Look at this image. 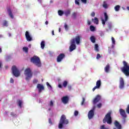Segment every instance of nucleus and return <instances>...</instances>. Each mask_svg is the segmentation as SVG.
<instances>
[{
  "mask_svg": "<svg viewBox=\"0 0 129 129\" xmlns=\"http://www.w3.org/2000/svg\"><path fill=\"white\" fill-rule=\"evenodd\" d=\"M97 107H98V108H100V107H101V106H102V104H101V103H99V104H98L97 105Z\"/></svg>",
  "mask_w": 129,
  "mask_h": 129,
  "instance_id": "obj_43",
  "label": "nucleus"
},
{
  "mask_svg": "<svg viewBox=\"0 0 129 129\" xmlns=\"http://www.w3.org/2000/svg\"><path fill=\"white\" fill-rule=\"evenodd\" d=\"M119 89H123L124 88V80L122 78H119Z\"/></svg>",
  "mask_w": 129,
  "mask_h": 129,
  "instance_id": "obj_11",
  "label": "nucleus"
},
{
  "mask_svg": "<svg viewBox=\"0 0 129 129\" xmlns=\"http://www.w3.org/2000/svg\"><path fill=\"white\" fill-rule=\"evenodd\" d=\"M68 88L69 90H71V88H72L71 85H69L68 86Z\"/></svg>",
  "mask_w": 129,
  "mask_h": 129,
  "instance_id": "obj_52",
  "label": "nucleus"
},
{
  "mask_svg": "<svg viewBox=\"0 0 129 129\" xmlns=\"http://www.w3.org/2000/svg\"><path fill=\"white\" fill-rule=\"evenodd\" d=\"M58 32H59V33H60L61 32V28H59Z\"/></svg>",
  "mask_w": 129,
  "mask_h": 129,
  "instance_id": "obj_58",
  "label": "nucleus"
},
{
  "mask_svg": "<svg viewBox=\"0 0 129 129\" xmlns=\"http://www.w3.org/2000/svg\"><path fill=\"white\" fill-rule=\"evenodd\" d=\"M71 42L74 44H76L77 45H79V44H80V36L78 35L75 38L72 39L71 40Z\"/></svg>",
  "mask_w": 129,
  "mask_h": 129,
  "instance_id": "obj_8",
  "label": "nucleus"
},
{
  "mask_svg": "<svg viewBox=\"0 0 129 129\" xmlns=\"http://www.w3.org/2000/svg\"><path fill=\"white\" fill-rule=\"evenodd\" d=\"M79 1L80 0H75V5H77V6H80V3H79ZM81 2H82V3H83V4H84L85 5H86L87 4V0H81Z\"/></svg>",
  "mask_w": 129,
  "mask_h": 129,
  "instance_id": "obj_19",
  "label": "nucleus"
},
{
  "mask_svg": "<svg viewBox=\"0 0 129 129\" xmlns=\"http://www.w3.org/2000/svg\"><path fill=\"white\" fill-rule=\"evenodd\" d=\"M119 112L121 116H122L123 118H126V113H125V111L122 109H120L119 110Z\"/></svg>",
  "mask_w": 129,
  "mask_h": 129,
  "instance_id": "obj_15",
  "label": "nucleus"
},
{
  "mask_svg": "<svg viewBox=\"0 0 129 129\" xmlns=\"http://www.w3.org/2000/svg\"><path fill=\"white\" fill-rule=\"evenodd\" d=\"M78 113H79L78 111L75 110V112H74V115H75V116H77V115H78Z\"/></svg>",
  "mask_w": 129,
  "mask_h": 129,
  "instance_id": "obj_40",
  "label": "nucleus"
},
{
  "mask_svg": "<svg viewBox=\"0 0 129 129\" xmlns=\"http://www.w3.org/2000/svg\"><path fill=\"white\" fill-rule=\"evenodd\" d=\"M48 107H49L48 108V110L49 111H50V110H51V108H52V107H53V106H54V102H53V101H50L49 102V103H48Z\"/></svg>",
  "mask_w": 129,
  "mask_h": 129,
  "instance_id": "obj_21",
  "label": "nucleus"
},
{
  "mask_svg": "<svg viewBox=\"0 0 129 129\" xmlns=\"http://www.w3.org/2000/svg\"><path fill=\"white\" fill-rule=\"evenodd\" d=\"M32 47V44L28 45V48H31Z\"/></svg>",
  "mask_w": 129,
  "mask_h": 129,
  "instance_id": "obj_57",
  "label": "nucleus"
},
{
  "mask_svg": "<svg viewBox=\"0 0 129 129\" xmlns=\"http://www.w3.org/2000/svg\"><path fill=\"white\" fill-rule=\"evenodd\" d=\"M3 27H8L9 26V22L6 20L3 21Z\"/></svg>",
  "mask_w": 129,
  "mask_h": 129,
  "instance_id": "obj_32",
  "label": "nucleus"
},
{
  "mask_svg": "<svg viewBox=\"0 0 129 129\" xmlns=\"http://www.w3.org/2000/svg\"><path fill=\"white\" fill-rule=\"evenodd\" d=\"M31 61L32 63H34L37 67H41L42 66L40 57H38V56L34 55L31 58Z\"/></svg>",
  "mask_w": 129,
  "mask_h": 129,
  "instance_id": "obj_3",
  "label": "nucleus"
},
{
  "mask_svg": "<svg viewBox=\"0 0 129 129\" xmlns=\"http://www.w3.org/2000/svg\"><path fill=\"white\" fill-rule=\"evenodd\" d=\"M100 129H108V128L105 127L104 125H102V126H101Z\"/></svg>",
  "mask_w": 129,
  "mask_h": 129,
  "instance_id": "obj_46",
  "label": "nucleus"
},
{
  "mask_svg": "<svg viewBox=\"0 0 129 129\" xmlns=\"http://www.w3.org/2000/svg\"><path fill=\"white\" fill-rule=\"evenodd\" d=\"M94 115V108L89 111L88 113V118L89 119H91Z\"/></svg>",
  "mask_w": 129,
  "mask_h": 129,
  "instance_id": "obj_16",
  "label": "nucleus"
},
{
  "mask_svg": "<svg viewBox=\"0 0 129 129\" xmlns=\"http://www.w3.org/2000/svg\"><path fill=\"white\" fill-rule=\"evenodd\" d=\"M92 22L95 24L96 25H98L99 24V21H98V19L96 17H95L94 19H92Z\"/></svg>",
  "mask_w": 129,
  "mask_h": 129,
  "instance_id": "obj_26",
  "label": "nucleus"
},
{
  "mask_svg": "<svg viewBox=\"0 0 129 129\" xmlns=\"http://www.w3.org/2000/svg\"><path fill=\"white\" fill-rule=\"evenodd\" d=\"M73 17L74 18V19H75V18H76V16H77V13L74 12L72 14Z\"/></svg>",
  "mask_w": 129,
  "mask_h": 129,
  "instance_id": "obj_41",
  "label": "nucleus"
},
{
  "mask_svg": "<svg viewBox=\"0 0 129 129\" xmlns=\"http://www.w3.org/2000/svg\"><path fill=\"white\" fill-rule=\"evenodd\" d=\"M61 100L63 104H68L69 103V97L68 96H64L61 98Z\"/></svg>",
  "mask_w": 129,
  "mask_h": 129,
  "instance_id": "obj_9",
  "label": "nucleus"
},
{
  "mask_svg": "<svg viewBox=\"0 0 129 129\" xmlns=\"http://www.w3.org/2000/svg\"><path fill=\"white\" fill-rule=\"evenodd\" d=\"M114 10L115 12H119V10H120V6L116 5L114 8Z\"/></svg>",
  "mask_w": 129,
  "mask_h": 129,
  "instance_id": "obj_31",
  "label": "nucleus"
},
{
  "mask_svg": "<svg viewBox=\"0 0 129 129\" xmlns=\"http://www.w3.org/2000/svg\"><path fill=\"white\" fill-rule=\"evenodd\" d=\"M24 74L26 81H29L33 77V72L30 68H27L25 70Z\"/></svg>",
  "mask_w": 129,
  "mask_h": 129,
  "instance_id": "obj_2",
  "label": "nucleus"
},
{
  "mask_svg": "<svg viewBox=\"0 0 129 129\" xmlns=\"http://www.w3.org/2000/svg\"><path fill=\"white\" fill-rule=\"evenodd\" d=\"M45 41L43 40L41 41V43H40V47L41 49H44V48H45Z\"/></svg>",
  "mask_w": 129,
  "mask_h": 129,
  "instance_id": "obj_33",
  "label": "nucleus"
},
{
  "mask_svg": "<svg viewBox=\"0 0 129 129\" xmlns=\"http://www.w3.org/2000/svg\"><path fill=\"white\" fill-rule=\"evenodd\" d=\"M91 17H95V13L94 12H93L91 14Z\"/></svg>",
  "mask_w": 129,
  "mask_h": 129,
  "instance_id": "obj_48",
  "label": "nucleus"
},
{
  "mask_svg": "<svg viewBox=\"0 0 129 129\" xmlns=\"http://www.w3.org/2000/svg\"><path fill=\"white\" fill-rule=\"evenodd\" d=\"M10 115H11V116H17L16 113L13 112L10 113Z\"/></svg>",
  "mask_w": 129,
  "mask_h": 129,
  "instance_id": "obj_45",
  "label": "nucleus"
},
{
  "mask_svg": "<svg viewBox=\"0 0 129 129\" xmlns=\"http://www.w3.org/2000/svg\"><path fill=\"white\" fill-rule=\"evenodd\" d=\"M67 85H68V81H67V80L63 81L62 82V86L66 88V87H67Z\"/></svg>",
  "mask_w": 129,
  "mask_h": 129,
  "instance_id": "obj_34",
  "label": "nucleus"
},
{
  "mask_svg": "<svg viewBox=\"0 0 129 129\" xmlns=\"http://www.w3.org/2000/svg\"><path fill=\"white\" fill-rule=\"evenodd\" d=\"M48 21H46V22H45V25H48Z\"/></svg>",
  "mask_w": 129,
  "mask_h": 129,
  "instance_id": "obj_59",
  "label": "nucleus"
},
{
  "mask_svg": "<svg viewBox=\"0 0 129 129\" xmlns=\"http://www.w3.org/2000/svg\"><path fill=\"white\" fill-rule=\"evenodd\" d=\"M64 27L66 31H68V30H69V27L67 24H64Z\"/></svg>",
  "mask_w": 129,
  "mask_h": 129,
  "instance_id": "obj_39",
  "label": "nucleus"
},
{
  "mask_svg": "<svg viewBox=\"0 0 129 129\" xmlns=\"http://www.w3.org/2000/svg\"><path fill=\"white\" fill-rule=\"evenodd\" d=\"M68 123H69V120L66 118V116L64 114L62 115L59 120L58 127L59 129H62L64 127V125H66Z\"/></svg>",
  "mask_w": 129,
  "mask_h": 129,
  "instance_id": "obj_1",
  "label": "nucleus"
},
{
  "mask_svg": "<svg viewBox=\"0 0 129 129\" xmlns=\"http://www.w3.org/2000/svg\"><path fill=\"white\" fill-rule=\"evenodd\" d=\"M8 36H9V37H12V34H11V33H9Z\"/></svg>",
  "mask_w": 129,
  "mask_h": 129,
  "instance_id": "obj_54",
  "label": "nucleus"
},
{
  "mask_svg": "<svg viewBox=\"0 0 129 129\" xmlns=\"http://www.w3.org/2000/svg\"><path fill=\"white\" fill-rule=\"evenodd\" d=\"M38 81L37 79H35L34 80H33V83L34 84H37V83H38Z\"/></svg>",
  "mask_w": 129,
  "mask_h": 129,
  "instance_id": "obj_42",
  "label": "nucleus"
},
{
  "mask_svg": "<svg viewBox=\"0 0 129 129\" xmlns=\"http://www.w3.org/2000/svg\"><path fill=\"white\" fill-rule=\"evenodd\" d=\"M103 8L105 9V10H107V9H108V7H109V5H108V1H104L102 4Z\"/></svg>",
  "mask_w": 129,
  "mask_h": 129,
  "instance_id": "obj_20",
  "label": "nucleus"
},
{
  "mask_svg": "<svg viewBox=\"0 0 129 129\" xmlns=\"http://www.w3.org/2000/svg\"><path fill=\"white\" fill-rule=\"evenodd\" d=\"M46 85L47 86V88H48L49 90H52V86L50 85V84H49L48 82H46Z\"/></svg>",
  "mask_w": 129,
  "mask_h": 129,
  "instance_id": "obj_35",
  "label": "nucleus"
},
{
  "mask_svg": "<svg viewBox=\"0 0 129 129\" xmlns=\"http://www.w3.org/2000/svg\"><path fill=\"white\" fill-rule=\"evenodd\" d=\"M22 50L24 53H28L29 52V48L27 46L23 47Z\"/></svg>",
  "mask_w": 129,
  "mask_h": 129,
  "instance_id": "obj_28",
  "label": "nucleus"
},
{
  "mask_svg": "<svg viewBox=\"0 0 129 129\" xmlns=\"http://www.w3.org/2000/svg\"><path fill=\"white\" fill-rule=\"evenodd\" d=\"M126 112L129 114V105H127V108L126 109Z\"/></svg>",
  "mask_w": 129,
  "mask_h": 129,
  "instance_id": "obj_44",
  "label": "nucleus"
},
{
  "mask_svg": "<svg viewBox=\"0 0 129 129\" xmlns=\"http://www.w3.org/2000/svg\"><path fill=\"white\" fill-rule=\"evenodd\" d=\"M85 102V99L84 98H83L82 102L81 103V105H83V104H84Z\"/></svg>",
  "mask_w": 129,
  "mask_h": 129,
  "instance_id": "obj_47",
  "label": "nucleus"
},
{
  "mask_svg": "<svg viewBox=\"0 0 129 129\" xmlns=\"http://www.w3.org/2000/svg\"><path fill=\"white\" fill-rule=\"evenodd\" d=\"M12 73L15 77H19L21 75V72L16 66H13L12 68Z\"/></svg>",
  "mask_w": 129,
  "mask_h": 129,
  "instance_id": "obj_6",
  "label": "nucleus"
},
{
  "mask_svg": "<svg viewBox=\"0 0 129 129\" xmlns=\"http://www.w3.org/2000/svg\"><path fill=\"white\" fill-rule=\"evenodd\" d=\"M25 38L28 42H31V41H32V35H31V34H30L29 31H26L25 32Z\"/></svg>",
  "mask_w": 129,
  "mask_h": 129,
  "instance_id": "obj_13",
  "label": "nucleus"
},
{
  "mask_svg": "<svg viewBox=\"0 0 129 129\" xmlns=\"http://www.w3.org/2000/svg\"><path fill=\"white\" fill-rule=\"evenodd\" d=\"M90 30L91 31V32H94L95 31V27L92 25H91L90 26Z\"/></svg>",
  "mask_w": 129,
  "mask_h": 129,
  "instance_id": "obj_36",
  "label": "nucleus"
},
{
  "mask_svg": "<svg viewBox=\"0 0 129 129\" xmlns=\"http://www.w3.org/2000/svg\"><path fill=\"white\" fill-rule=\"evenodd\" d=\"M96 58H97V59H99V58H100V54L98 53L97 55Z\"/></svg>",
  "mask_w": 129,
  "mask_h": 129,
  "instance_id": "obj_51",
  "label": "nucleus"
},
{
  "mask_svg": "<svg viewBox=\"0 0 129 129\" xmlns=\"http://www.w3.org/2000/svg\"><path fill=\"white\" fill-rule=\"evenodd\" d=\"M101 99V96L100 95H97L93 100V104H96L97 102H99Z\"/></svg>",
  "mask_w": 129,
  "mask_h": 129,
  "instance_id": "obj_12",
  "label": "nucleus"
},
{
  "mask_svg": "<svg viewBox=\"0 0 129 129\" xmlns=\"http://www.w3.org/2000/svg\"><path fill=\"white\" fill-rule=\"evenodd\" d=\"M100 87H101V81L99 80L96 82V86L93 88L92 90L95 91L96 89H100Z\"/></svg>",
  "mask_w": 129,
  "mask_h": 129,
  "instance_id": "obj_10",
  "label": "nucleus"
},
{
  "mask_svg": "<svg viewBox=\"0 0 129 129\" xmlns=\"http://www.w3.org/2000/svg\"><path fill=\"white\" fill-rule=\"evenodd\" d=\"M111 112H109L105 116L103 122L104 123L107 122L108 124L111 123Z\"/></svg>",
  "mask_w": 129,
  "mask_h": 129,
  "instance_id": "obj_5",
  "label": "nucleus"
},
{
  "mask_svg": "<svg viewBox=\"0 0 129 129\" xmlns=\"http://www.w3.org/2000/svg\"><path fill=\"white\" fill-rule=\"evenodd\" d=\"M111 42H112V45L111 48H114V46H115V39L114 38H111Z\"/></svg>",
  "mask_w": 129,
  "mask_h": 129,
  "instance_id": "obj_27",
  "label": "nucleus"
},
{
  "mask_svg": "<svg viewBox=\"0 0 129 129\" xmlns=\"http://www.w3.org/2000/svg\"><path fill=\"white\" fill-rule=\"evenodd\" d=\"M38 3L42 4V0H38Z\"/></svg>",
  "mask_w": 129,
  "mask_h": 129,
  "instance_id": "obj_55",
  "label": "nucleus"
},
{
  "mask_svg": "<svg viewBox=\"0 0 129 129\" xmlns=\"http://www.w3.org/2000/svg\"><path fill=\"white\" fill-rule=\"evenodd\" d=\"M14 79H13V78H11L10 79V83H14Z\"/></svg>",
  "mask_w": 129,
  "mask_h": 129,
  "instance_id": "obj_49",
  "label": "nucleus"
},
{
  "mask_svg": "<svg viewBox=\"0 0 129 129\" xmlns=\"http://www.w3.org/2000/svg\"><path fill=\"white\" fill-rule=\"evenodd\" d=\"M126 9H127V11H129V7H127Z\"/></svg>",
  "mask_w": 129,
  "mask_h": 129,
  "instance_id": "obj_62",
  "label": "nucleus"
},
{
  "mask_svg": "<svg viewBox=\"0 0 129 129\" xmlns=\"http://www.w3.org/2000/svg\"><path fill=\"white\" fill-rule=\"evenodd\" d=\"M64 14L66 17H68L70 14H71V10L70 9H68L66 11H64Z\"/></svg>",
  "mask_w": 129,
  "mask_h": 129,
  "instance_id": "obj_24",
  "label": "nucleus"
},
{
  "mask_svg": "<svg viewBox=\"0 0 129 129\" xmlns=\"http://www.w3.org/2000/svg\"><path fill=\"white\" fill-rule=\"evenodd\" d=\"M2 48H0V53H2Z\"/></svg>",
  "mask_w": 129,
  "mask_h": 129,
  "instance_id": "obj_64",
  "label": "nucleus"
},
{
  "mask_svg": "<svg viewBox=\"0 0 129 129\" xmlns=\"http://www.w3.org/2000/svg\"><path fill=\"white\" fill-rule=\"evenodd\" d=\"M23 101L22 100H19L18 101V104L20 108H22L23 107Z\"/></svg>",
  "mask_w": 129,
  "mask_h": 129,
  "instance_id": "obj_30",
  "label": "nucleus"
},
{
  "mask_svg": "<svg viewBox=\"0 0 129 129\" xmlns=\"http://www.w3.org/2000/svg\"><path fill=\"white\" fill-rule=\"evenodd\" d=\"M58 14L59 16H63V14H64V12H63L62 11L59 10L58 11Z\"/></svg>",
  "mask_w": 129,
  "mask_h": 129,
  "instance_id": "obj_38",
  "label": "nucleus"
},
{
  "mask_svg": "<svg viewBox=\"0 0 129 129\" xmlns=\"http://www.w3.org/2000/svg\"><path fill=\"white\" fill-rule=\"evenodd\" d=\"M71 45L70 46V52H72L73 51H74L76 49V44L75 43H73L70 41Z\"/></svg>",
  "mask_w": 129,
  "mask_h": 129,
  "instance_id": "obj_18",
  "label": "nucleus"
},
{
  "mask_svg": "<svg viewBox=\"0 0 129 129\" xmlns=\"http://www.w3.org/2000/svg\"><path fill=\"white\" fill-rule=\"evenodd\" d=\"M8 15L12 19H14L15 17H14V15H13V13L12 12V10L11 9H8Z\"/></svg>",
  "mask_w": 129,
  "mask_h": 129,
  "instance_id": "obj_25",
  "label": "nucleus"
},
{
  "mask_svg": "<svg viewBox=\"0 0 129 129\" xmlns=\"http://www.w3.org/2000/svg\"><path fill=\"white\" fill-rule=\"evenodd\" d=\"M52 36H54V30L52 31Z\"/></svg>",
  "mask_w": 129,
  "mask_h": 129,
  "instance_id": "obj_60",
  "label": "nucleus"
},
{
  "mask_svg": "<svg viewBox=\"0 0 129 129\" xmlns=\"http://www.w3.org/2000/svg\"><path fill=\"white\" fill-rule=\"evenodd\" d=\"M110 69V67L109 66V64H107L104 68L105 72H106V73H109Z\"/></svg>",
  "mask_w": 129,
  "mask_h": 129,
  "instance_id": "obj_23",
  "label": "nucleus"
},
{
  "mask_svg": "<svg viewBox=\"0 0 129 129\" xmlns=\"http://www.w3.org/2000/svg\"><path fill=\"white\" fill-rule=\"evenodd\" d=\"M98 44H95V50L97 51L98 52L99 51V49L98 48Z\"/></svg>",
  "mask_w": 129,
  "mask_h": 129,
  "instance_id": "obj_37",
  "label": "nucleus"
},
{
  "mask_svg": "<svg viewBox=\"0 0 129 129\" xmlns=\"http://www.w3.org/2000/svg\"><path fill=\"white\" fill-rule=\"evenodd\" d=\"M58 87L59 88H62V85H61V84H58Z\"/></svg>",
  "mask_w": 129,
  "mask_h": 129,
  "instance_id": "obj_53",
  "label": "nucleus"
},
{
  "mask_svg": "<svg viewBox=\"0 0 129 129\" xmlns=\"http://www.w3.org/2000/svg\"><path fill=\"white\" fill-rule=\"evenodd\" d=\"M124 67L121 69V71L126 76H129V64L125 61H123Z\"/></svg>",
  "mask_w": 129,
  "mask_h": 129,
  "instance_id": "obj_4",
  "label": "nucleus"
},
{
  "mask_svg": "<svg viewBox=\"0 0 129 129\" xmlns=\"http://www.w3.org/2000/svg\"><path fill=\"white\" fill-rule=\"evenodd\" d=\"M104 18H101V21L102 22L103 27L104 28V27H105V23H106L107 21H108V16L107 15V13H106V12L104 13Z\"/></svg>",
  "mask_w": 129,
  "mask_h": 129,
  "instance_id": "obj_7",
  "label": "nucleus"
},
{
  "mask_svg": "<svg viewBox=\"0 0 129 129\" xmlns=\"http://www.w3.org/2000/svg\"><path fill=\"white\" fill-rule=\"evenodd\" d=\"M88 25H91V22L89 21H88Z\"/></svg>",
  "mask_w": 129,
  "mask_h": 129,
  "instance_id": "obj_56",
  "label": "nucleus"
},
{
  "mask_svg": "<svg viewBox=\"0 0 129 129\" xmlns=\"http://www.w3.org/2000/svg\"><path fill=\"white\" fill-rule=\"evenodd\" d=\"M107 26L109 30H112L114 27L113 24L111 22H109L107 23Z\"/></svg>",
  "mask_w": 129,
  "mask_h": 129,
  "instance_id": "obj_22",
  "label": "nucleus"
},
{
  "mask_svg": "<svg viewBox=\"0 0 129 129\" xmlns=\"http://www.w3.org/2000/svg\"><path fill=\"white\" fill-rule=\"evenodd\" d=\"M64 57H65V54H64V53H60L57 57V62L58 63H60V62H61L63 60Z\"/></svg>",
  "mask_w": 129,
  "mask_h": 129,
  "instance_id": "obj_14",
  "label": "nucleus"
},
{
  "mask_svg": "<svg viewBox=\"0 0 129 129\" xmlns=\"http://www.w3.org/2000/svg\"><path fill=\"white\" fill-rule=\"evenodd\" d=\"M2 67V62L0 61V68Z\"/></svg>",
  "mask_w": 129,
  "mask_h": 129,
  "instance_id": "obj_63",
  "label": "nucleus"
},
{
  "mask_svg": "<svg viewBox=\"0 0 129 129\" xmlns=\"http://www.w3.org/2000/svg\"><path fill=\"white\" fill-rule=\"evenodd\" d=\"M37 88L38 90V92L39 93H41V92H42V91L44 90V86L41 84H37Z\"/></svg>",
  "mask_w": 129,
  "mask_h": 129,
  "instance_id": "obj_17",
  "label": "nucleus"
},
{
  "mask_svg": "<svg viewBox=\"0 0 129 129\" xmlns=\"http://www.w3.org/2000/svg\"><path fill=\"white\" fill-rule=\"evenodd\" d=\"M50 4H53V1L51 0V1H50Z\"/></svg>",
  "mask_w": 129,
  "mask_h": 129,
  "instance_id": "obj_61",
  "label": "nucleus"
},
{
  "mask_svg": "<svg viewBox=\"0 0 129 129\" xmlns=\"http://www.w3.org/2000/svg\"><path fill=\"white\" fill-rule=\"evenodd\" d=\"M90 40L91 42H92V43L94 44V43H95V40H96L95 36H91L90 38Z\"/></svg>",
  "mask_w": 129,
  "mask_h": 129,
  "instance_id": "obj_29",
  "label": "nucleus"
},
{
  "mask_svg": "<svg viewBox=\"0 0 129 129\" xmlns=\"http://www.w3.org/2000/svg\"><path fill=\"white\" fill-rule=\"evenodd\" d=\"M48 122H49V124H53V122H52V121L51 120V119H49V120H48Z\"/></svg>",
  "mask_w": 129,
  "mask_h": 129,
  "instance_id": "obj_50",
  "label": "nucleus"
}]
</instances>
